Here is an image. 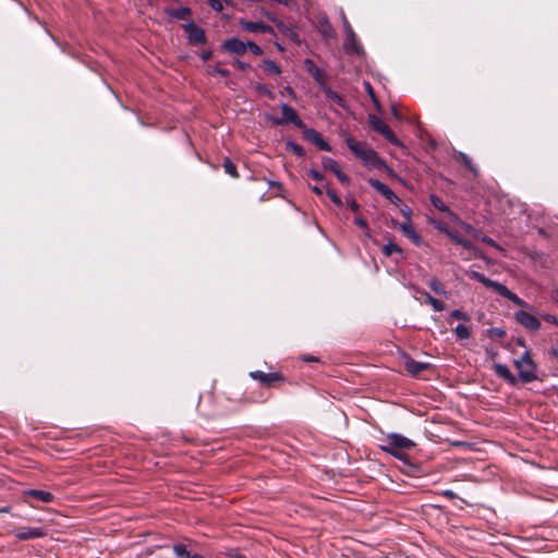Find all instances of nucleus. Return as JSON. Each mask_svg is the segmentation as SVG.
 Masks as SVG:
<instances>
[{
    "instance_id": "57",
    "label": "nucleus",
    "mask_w": 558,
    "mask_h": 558,
    "mask_svg": "<svg viewBox=\"0 0 558 558\" xmlns=\"http://www.w3.org/2000/svg\"><path fill=\"white\" fill-rule=\"evenodd\" d=\"M402 213H403V215L405 216L407 221H408V220H411V219H410L411 210H410L409 208L403 209V210H402Z\"/></svg>"
},
{
    "instance_id": "20",
    "label": "nucleus",
    "mask_w": 558,
    "mask_h": 558,
    "mask_svg": "<svg viewBox=\"0 0 558 558\" xmlns=\"http://www.w3.org/2000/svg\"><path fill=\"white\" fill-rule=\"evenodd\" d=\"M318 29H319V33L322 34V36L325 38H335L336 37V32L326 15H322L319 17Z\"/></svg>"
},
{
    "instance_id": "49",
    "label": "nucleus",
    "mask_w": 558,
    "mask_h": 558,
    "mask_svg": "<svg viewBox=\"0 0 558 558\" xmlns=\"http://www.w3.org/2000/svg\"><path fill=\"white\" fill-rule=\"evenodd\" d=\"M263 14H264L268 20H270V21H272V22H276L278 26L282 25V23H281L280 21H278V20H277V17H276L274 14H271V13H269V12H265V11H263Z\"/></svg>"
},
{
    "instance_id": "50",
    "label": "nucleus",
    "mask_w": 558,
    "mask_h": 558,
    "mask_svg": "<svg viewBox=\"0 0 558 558\" xmlns=\"http://www.w3.org/2000/svg\"><path fill=\"white\" fill-rule=\"evenodd\" d=\"M482 241H483L484 243H486V244L490 245V246L498 247V245H497V243L495 242V240H493V239H492V238H489V236L484 235V236L482 238Z\"/></svg>"
},
{
    "instance_id": "30",
    "label": "nucleus",
    "mask_w": 558,
    "mask_h": 558,
    "mask_svg": "<svg viewBox=\"0 0 558 558\" xmlns=\"http://www.w3.org/2000/svg\"><path fill=\"white\" fill-rule=\"evenodd\" d=\"M264 68H265V71L271 75H280L281 74L280 66L275 61H272L270 59L264 60Z\"/></svg>"
},
{
    "instance_id": "18",
    "label": "nucleus",
    "mask_w": 558,
    "mask_h": 558,
    "mask_svg": "<svg viewBox=\"0 0 558 558\" xmlns=\"http://www.w3.org/2000/svg\"><path fill=\"white\" fill-rule=\"evenodd\" d=\"M369 184L372 187H374L377 192H379L383 196H385L389 201L397 199L398 197L392 192V190L386 185L385 183L380 182L377 179H371Z\"/></svg>"
},
{
    "instance_id": "14",
    "label": "nucleus",
    "mask_w": 558,
    "mask_h": 558,
    "mask_svg": "<svg viewBox=\"0 0 558 558\" xmlns=\"http://www.w3.org/2000/svg\"><path fill=\"white\" fill-rule=\"evenodd\" d=\"M400 230L403 235L407 236L415 246H421L423 244V240L418 232L415 230L411 220L404 221L400 225Z\"/></svg>"
},
{
    "instance_id": "35",
    "label": "nucleus",
    "mask_w": 558,
    "mask_h": 558,
    "mask_svg": "<svg viewBox=\"0 0 558 558\" xmlns=\"http://www.w3.org/2000/svg\"><path fill=\"white\" fill-rule=\"evenodd\" d=\"M486 332H487L488 338H490L493 340L502 338L506 335V331L498 327H490L487 329Z\"/></svg>"
},
{
    "instance_id": "61",
    "label": "nucleus",
    "mask_w": 558,
    "mask_h": 558,
    "mask_svg": "<svg viewBox=\"0 0 558 558\" xmlns=\"http://www.w3.org/2000/svg\"><path fill=\"white\" fill-rule=\"evenodd\" d=\"M551 354L558 359V345L551 349Z\"/></svg>"
},
{
    "instance_id": "53",
    "label": "nucleus",
    "mask_w": 558,
    "mask_h": 558,
    "mask_svg": "<svg viewBox=\"0 0 558 558\" xmlns=\"http://www.w3.org/2000/svg\"><path fill=\"white\" fill-rule=\"evenodd\" d=\"M444 496L450 498V499H453L457 497V494L453 492V490H450V489H447L445 490L444 493Z\"/></svg>"
},
{
    "instance_id": "4",
    "label": "nucleus",
    "mask_w": 558,
    "mask_h": 558,
    "mask_svg": "<svg viewBox=\"0 0 558 558\" xmlns=\"http://www.w3.org/2000/svg\"><path fill=\"white\" fill-rule=\"evenodd\" d=\"M514 366L518 369V378L520 381L527 384L536 380V364L531 357V353L529 350H525L522 356L518 360H514Z\"/></svg>"
},
{
    "instance_id": "58",
    "label": "nucleus",
    "mask_w": 558,
    "mask_h": 558,
    "mask_svg": "<svg viewBox=\"0 0 558 558\" xmlns=\"http://www.w3.org/2000/svg\"><path fill=\"white\" fill-rule=\"evenodd\" d=\"M303 361L305 362H313V361H316V359L312 355H304L303 356Z\"/></svg>"
},
{
    "instance_id": "23",
    "label": "nucleus",
    "mask_w": 558,
    "mask_h": 558,
    "mask_svg": "<svg viewBox=\"0 0 558 558\" xmlns=\"http://www.w3.org/2000/svg\"><path fill=\"white\" fill-rule=\"evenodd\" d=\"M166 13L174 20H184L192 14V10L189 7H180L178 9H166Z\"/></svg>"
},
{
    "instance_id": "59",
    "label": "nucleus",
    "mask_w": 558,
    "mask_h": 558,
    "mask_svg": "<svg viewBox=\"0 0 558 558\" xmlns=\"http://www.w3.org/2000/svg\"><path fill=\"white\" fill-rule=\"evenodd\" d=\"M340 14H341L342 25H344V23L349 22V21H348L347 16H345V14H344V12L342 10H341Z\"/></svg>"
},
{
    "instance_id": "34",
    "label": "nucleus",
    "mask_w": 558,
    "mask_h": 558,
    "mask_svg": "<svg viewBox=\"0 0 558 558\" xmlns=\"http://www.w3.org/2000/svg\"><path fill=\"white\" fill-rule=\"evenodd\" d=\"M287 148L299 157H302L305 154V150L301 145H299L294 142H291V141L287 142Z\"/></svg>"
},
{
    "instance_id": "10",
    "label": "nucleus",
    "mask_w": 558,
    "mask_h": 558,
    "mask_svg": "<svg viewBox=\"0 0 558 558\" xmlns=\"http://www.w3.org/2000/svg\"><path fill=\"white\" fill-rule=\"evenodd\" d=\"M239 24L244 31H247L250 33H254V34H271L272 33V27H270L263 21L252 22V21H246V20L241 19L239 21Z\"/></svg>"
},
{
    "instance_id": "56",
    "label": "nucleus",
    "mask_w": 558,
    "mask_h": 558,
    "mask_svg": "<svg viewBox=\"0 0 558 558\" xmlns=\"http://www.w3.org/2000/svg\"><path fill=\"white\" fill-rule=\"evenodd\" d=\"M365 89L367 90L369 96L374 99V92H373V88H372V86H371V84L368 82H365Z\"/></svg>"
},
{
    "instance_id": "16",
    "label": "nucleus",
    "mask_w": 558,
    "mask_h": 558,
    "mask_svg": "<svg viewBox=\"0 0 558 558\" xmlns=\"http://www.w3.org/2000/svg\"><path fill=\"white\" fill-rule=\"evenodd\" d=\"M250 376L253 379L258 380L259 383L267 385V386L272 384L274 381L281 379V376L279 373H264L262 371L251 372Z\"/></svg>"
},
{
    "instance_id": "63",
    "label": "nucleus",
    "mask_w": 558,
    "mask_h": 558,
    "mask_svg": "<svg viewBox=\"0 0 558 558\" xmlns=\"http://www.w3.org/2000/svg\"><path fill=\"white\" fill-rule=\"evenodd\" d=\"M189 558H204L202 555L193 553Z\"/></svg>"
},
{
    "instance_id": "39",
    "label": "nucleus",
    "mask_w": 558,
    "mask_h": 558,
    "mask_svg": "<svg viewBox=\"0 0 558 558\" xmlns=\"http://www.w3.org/2000/svg\"><path fill=\"white\" fill-rule=\"evenodd\" d=\"M250 49L251 52L255 56H260L263 53V49L256 45L254 41H246L245 43V51Z\"/></svg>"
},
{
    "instance_id": "27",
    "label": "nucleus",
    "mask_w": 558,
    "mask_h": 558,
    "mask_svg": "<svg viewBox=\"0 0 558 558\" xmlns=\"http://www.w3.org/2000/svg\"><path fill=\"white\" fill-rule=\"evenodd\" d=\"M173 553L178 558H189L193 554L185 544L178 543L173 545Z\"/></svg>"
},
{
    "instance_id": "33",
    "label": "nucleus",
    "mask_w": 558,
    "mask_h": 558,
    "mask_svg": "<svg viewBox=\"0 0 558 558\" xmlns=\"http://www.w3.org/2000/svg\"><path fill=\"white\" fill-rule=\"evenodd\" d=\"M223 168H225V171L228 174H230L231 177L236 178L239 175L238 174V170H236V166L229 158L225 159Z\"/></svg>"
},
{
    "instance_id": "36",
    "label": "nucleus",
    "mask_w": 558,
    "mask_h": 558,
    "mask_svg": "<svg viewBox=\"0 0 558 558\" xmlns=\"http://www.w3.org/2000/svg\"><path fill=\"white\" fill-rule=\"evenodd\" d=\"M322 163L325 169L330 170L332 172L339 169L337 161L330 157H324Z\"/></svg>"
},
{
    "instance_id": "64",
    "label": "nucleus",
    "mask_w": 558,
    "mask_h": 558,
    "mask_svg": "<svg viewBox=\"0 0 558 558\" xmlns=\"http://www.w3.org/2000/svg\"><path fill=\"white\" fill-rule=\"evenodd\" d=\"M459 243H461L463 246H468V242L466 241H462V240H458Z\"/></svg>"
},
{
    "instance_id": "48",
    "label": "nucleus",
    "mask_w": 558,
    "mask_h": 558,
    "mask_svg": "<svg viewBox=\"0 0 558 558\" xmlns=\"http://www.w3.org/2000/svg\"><path fill=\"white\" fill-rule=\"evenodd\" d=\"M211 57H213V51L211 50H206V51H203L201 53V59L204 62L208 61Z\"/></svg>"
},
{
    "instance_id": "17",
    "label": "nucleus",
    "mask_w": 558,
    "mask_h": 558,
    "mask_svg": "<svg viewBox=\"0 0 558 558\" xmlns=\"http://www.w3.org/2000/svg\"><path fill=\"white\" fill-rule=\"evenodd\" d=\"M405 369L412 376H417L422 371L428 368L429 364L424 362L415 361L409 356L404 361Z\"/></svg>"
},
{
    "instance_id": "11",
    "label": "nucleus",
    "mask_w": 558,
    "mask_h": 558,
    "mask_svg": "<svg viewBox=\"0 0 558 558\" xmlns=\"http://www.w3.org/2000/svg\"><path fill=\"white\" fill-rule=\"evenodd\" d=\"M303 135L304 137L315 144L323 151H331V146L323 138L319 132L314 129H307L304 126Z\"/></svg>"
},
{
    "instance_id": "15",
    "label": "nucleus",
    "mask_w": 558,
    "mask_h": 558,
    "mask_svg": "<svg viewBox=\"0 0 558 558\" xmlns=\"http://www.w3.org/2000/svg\"><path fill=\"white\" fill-rule=\"evenodd\" d=\"M495 374L505 379L509 385L514 386L517 384V377L510 372L509 367L501 363H495L494 366Z\"/></svg>"
},
{
    "instance_id": "51",
    "label": "nucleus",
    "mask_w": 558,
    "mask_h": 558,
    "mask_svg": "<svg viewBox=\"0 0 558 558\" xmlns=\"http://www.w3.org/2000/svg\"><path fill=\"white\" fill-rule=\"evenodd\" d=\"M343 31H344V35H349V36H352L353 33H354V31L352 29V27H351L349 22L344 23Z\"/></svg>"
},
{
    "instance_id": "38",
    "label": "nucleus",
    "mask_w": 558,
    "mask_h": 558,
    "mask_svg": "<svg viewBox=\"0 0 558 558\" xmlns=\"http://www.w3.org/2000/svg\"><path fill=\"white\" fill-rule=\"evenodd\" d=\"M450 317L459 319V320H463V322H470V319H471L470 316L461 310H453L450 313Z\"/></svg>"
},
{
    "instance_id": "24",
    "label": "nucleus",
    "mask_w": 558,
    "mask_h": 558,
    "mask_svg": "<svg viewBox=\"0 0 558 558\" xmlns=\"http://www.w3.org/2000/svg\"><path fill=\"white\" fill-rule=\"evenodd\" d=\"M457 339L459 340H468L470 339L471 337V329L470 327L463 325V324H458L453 330Z\"/></svg>"
},
{
    "instance_id": "22",
    "label": "nucleus",
    "mask_w": 558,
    "mask_h": 558,
    "mask_svg": "<svg viewBox=\"0 0 558 558\" xmlns=\"http://www.w3.org/2000/svg\"><path fill=\"white\" fill-rule=\"evenodd\" d=\"M323 92L328 100L333 101L343 109L348 108L344 99L338 93L333 92L328 85L324 86Z\"/></svg>"
},
{
    "instance_id": "9",
    "label": "nucleus",
    "mask_w": 558,
    "mask_h": 558,
    "mask_svg": "<svg viewBox=\"0 0 558 558\" xmlns=\"http://www.w3.org/2000/svg\"><path fill=\"white\" fill-rule=\"evenodd\" d=\"M515 320L522 325L524 328L531 331H537L541 329V322L539 319L533 315L532 313H529L526 311L520 310L515 312L514 314Z\"/></svg>"
},
{
    "instance_id": "12",
    "label": "nucleus",
    "mask_w": 558,
    "mask_h": 558,
    "mask_svg": "<svg viewBox=\"0 0 558 558\" xmlns=\"http://www.w3.org/2000/svg\"><path fill=\"white\" fill-rule=\"evenodd\" d=\"M221 49L226 52L235 54V56H242L245 53V43L240 40L236 37H231L226 39L221 44Z\"/></svg>"
},
{
    "instance_id": "25",
    "label": "nucleus",
    "mask_w": 558,
    "mask_h": 558,
    "mask_svg": "<svg viewBox=\"0 0 558 558\" xmlns=\"http://www.w3.org/2000/svg\"><path fill=\"white\" fill-rule=\"evenodd\" d=\"M425 301L433 307L435 312H442L445 310V304L442 301L434 298L428 292L424 293Z\"/></svg>"
},
{
    "instance_id": "21",
    "label": "nucleus",
    "mask_w": 558,
    "mask_h": 558,
    "mask_svg": "<svg viewBox=\"0 0 558 558\" xmlns=\"http://www.w3.org/2000/svg\"><path fill=\"white\" fill-rule=\"evenodd\" d=\"M25 494L29 497H33L41 502H51L53 500V495L50 492L47 490H40V489H28L25 492Z\"/></svg>"
},
{
    "instance_id": "1",
    "label": "nucleus",
    "mask_w": 558,
    "mask_h": 558,
    "mask_svg": "<svg viewBox=\"0 0 558 558\" xmlns=\"http://www.w3.org/2000/svg\"><path fill=\"white\" fill-rule=\"evenodd\" d=\"M469 277L481 282L483 286H485L488 289H492L493 291L500 294L501 296L508 299L513 304H515L518 306H522V307H527L529 310L534 312L533 306L529 305L524 300H522L515 293L510 291L505 284H502L498 281H494V280L487 278L484 274L475 271V270H472L469 274Z\"/></svg>"
},
{
    "instance_id": "37",
    "label": "nucleus",
    "mask_w": 558,
    "mask_h": 558,
    "mask_svg": "<svg viewBox=\"0 0 558 558\" xmlns=\"http://www.w3.org/2000/svg\"><path fill=\"white\" fill-rule=\"evenodd\" d=\"M354 223H355L357 227H360L361 229H363V230H364V233H365V236H366V238H371V236H372V235H371V230H369V228H368V225H367V222H366V220H365L364 218H362V217H355V218H354Z\"/></svg>"
},
{
    "instance_id": "54",
    "label": "nucleus",
    "mask_w": 558,
    "mask_h": 558,
    "mask_svg": "<svg viewBox=\"0 0 558 558\" xmlns=\"http://www.w3.org/2000/svg\"><path fill=\"white\" fill-rule=\"evenodd\" d=\"M486 354L490 359H495L498 355V352L493 349H486Z\"/></svg>"
},
{
    "instance_id": "28",
    "label": "nucleus",
    "mask_w": 558,
    "mask_h": 558,
    "mask_svg": "<svg viewBox=\"0 0 558 558\" xmlns=\"http://www.w3.org/2000/svg\"><path fill=\"white\" fill-rule=\"evenodd\" d=\"M383 254L387 257L391 256L392 254L402 255V248L398 244L389 241L387 244L384 245Z\"/></svg>"
},
{
    "instance_id": "32",
    "label": "nucleus",
    "mask_w": 558,
    "mask_h": 558,
    "mask_svg": "<svg viewBox=\"0 0 558 558\" xmlns=\"http://www.w3.org/2000/svg\"><path fill=\"white\" fill-rule=\"evenodd\" d=\"M428 286L435 293L447 298V291L444 289L442 284L437 279H430Z\"/></svg>"
},
{
    "instance_id": "13",
    "label": "nucleus",
    "mask_w": 558,
    "mask_h": 558,
    "mask_svg": "<svg viewBox=\"0 0 558 558\" xmlns=\"http://www.w3.org/2000/svg\"><path fill=\"white\" fill-rule=\"evenodd\" d=\"M304 64L307 72L313 76V78L322 87V89L324 88V86H327L326 74L324 69L316 66L313 60L311 59H306L304 61Z\"/></svg>"
},
{
    "instance_id": "8",
    "label": "nucleus",
    "mask_w": 558,
    "mask_h": 558,
    "mask_svg": "<svg viewBox=\"0 0 558 558\" xmlns=\"http://www.w3.org/2000/svg\"><path fill=\"white\" fill-rule=\"evenodd\" d=\"M19 541H28L40 538L46 535V531L41 526H21L12 532Z\"/></svg>"
},
{
    "instance_id": "2",
    "label": "nucleus",
    "mask_w": 558,
    "mask_h": 558,
    "mask_svg": "<svg viewBox=\"0 0 558 558\" xmlns=\"http://www.w3.org/2000/svg\"><path fill=\"white\" fill-rule=\"evenodd\" d=\"M345 144L348 148L360 158L367 167H377L381 163L377 153L371 148L366 143L357 142L353 136H345Z\"/></svg>"
},
{
    "instance_id": "29",
    "label": "nucleus",
    "mask_w": 558,
    "mask_h": 558,
    "mask_svg": "<svg viewBox=\"0 0 558 558\" xmlns=\"http://www.w3.org/2000/svg\"><path fill=\"white\" fill-rule=\"evenodd\" d=\"M432 205L441 213L450 214L448 206L435 194L429 195Z\"/></svg>"
},
{
    "instance_id": "42",
    "label": "nucleus",
    "mask_w": 558,
    "mask_h": 558,
    "mask_svg": "<svg viewBox=\"0 0 558 558\" xmlns=\"http://www.w3.org/2000/svg\"><path fill=\"white\" fill-rule=\"evenodd\" d=\"M333 173L342 184L348 185L350 183L349 177L343 171H341L340 168L337 169Z\"/></svg>"
},
{
    "instance_id": "3",
    "label": "nucleus",
    "mask_w": 558,
    "mask_h": 558,
    "mask_svg": "<svg viewBox=\"0 0 558 558\" xmlns=\"http://www.w3.org/2000/svg\"><path fill=\"white\" fill-rule=\"evenodd\" d=\"M414 446V441L408 437L398 433H390L386 436V444L381 445L380 448L383 451L389 453L393 458L403 460L405 456L400 450H409Z\"/></svg>"
},
{
    "instance_id": "43",
    "label": "nucleus",
    "mask_w": 558,
    "mask_h": 558,
    "mask_svg": "<svg viewBox=\"0 0 558 558\" xmlns=\"http://www.w3.org/2000/svg\"><path fill=\"white\" fill-rule=\"evenodd\" d=\"M461 158L464 162V165L473 172V173H477V169L476 167L472 163L471 159L465 155V154H461Z\"/></svg>"
},
{
    "instance_id": "7",
    "label": "nucleus",
    "mask_w": 558,
    "mask_h": 558,
    "mask_svg": "<svg viewBox=\"0 0 558 558\" xmlns=\"http://www.w3.org/2000/svg\"><path fill=\"white\" fill-rule=\"evenodd\" d=\"M281 112H282V118H280V119L279 118H269L274 124L279 125L283 122H292L296 128L304 129L305 125H304L303 121L299 118L295 110L291 106H289L288 104H282Z\"/></svg>"
},
{
    "instance_id": "40",
    "label": "nucleus",
    "mask_w": 558,
    "mask_h": 558,
    "mask_svg": "<svg viewBox=\"0 0 558 558\" xmlns=\"http://www.w3.org/2000/svg\"><path fill=\"white\" fill-rule=\"evenodd\" d=\"M325 191H326V194L329 196V198L331 199V202L335 205L342 206L341 198L338 196V194L333 190L326 187Z\"/></svg>"
},
{
    "instance_id": "52",
    "label": "nucleus",
    "mask_w": 558,
    "mask_h": 558,
    "mask_svg": "<svg viewBox=\"0 0 558 558\" xmlns=\"http://www.w3.org/2000/svg\"><path fill=\"white\" fill-rule=\"evenodd\" d=\"M348 206L350 207V209H351L352 211H357V210H359V208H360L359 204H357V203H356V201H354V199L349 201V202H348Z\"/></svg>"
},
{
    "instance_id": "62",
    "label": "nucleus",
    "mask_w": 558,
    "mask_h": 558,
    "mask_svg": "<svg viewBox=\"0 0 558 558\" xmlns=\"http://www.w3.org/2000/svg\"><path fill=\"white\" fill-rule=\"evenodd\" d=\"M392 114H393L397 119H399V118H400V117H399V113H398V110H397V108H395V107H392Z\"/></svg>"
},
{
    "instance_id": "45",
    "label": "nucleus",
    "mask_w": 558,
    "mask_h": 558,
    "mask_svg": "<svg viewBox=\"0 0 558 558\" xmlns=\"http://www.w3.org/2000/svg\"><path fill=\"white\" fill-rule=\"evenodd\" d=\"M541 317L553 325L558 326V318L551 314H541Z\"/></svg>"
},
{
    "instance_id": "47",
    "label": "nucleus",
    "mask_w": 558,
    "mask_h": 558,
    "mask_svg": "<svg viewBox=\"0 0 558 558\" xmlns=\"http://www.w3.org/2000/svg\"><path fill=\"white\" fill-rule=\"evenodd\" d=\"M233 65H235L238 69H240L242 71H245L250 68L248 63L241 61L239 59L234 60Z\"/></svg>"
},
{
    "instance_id": "19",
    "label": "nucleus",
    "mask_w": 558,
    "mask_h": 558,
    "mask_svg": "<svg viewBox=\"0 0 558 558\" xmlns=\"http://www.w3.org/2000/svg\"><path fill=\"white\" fill-rule=\"evenodd\" d=\"M343 50L347 53H352V54H357V56L362 53V48L356 39L355 33H353L352 36L345 35V39L343 43Z\"/></svg>"
},
{
    "instance_id": "26",
    "label": "nucleus",
    "mask_w": 558,
    "mask_h": 558,
    "mask_svg": "<svg viewBox=\"0 0 558 558\" xmlns=\"http://www.w3.org/2000/svg\"><path fill=\"white\" fill-rule=\"evenodd\" d=\"M173 553L178 558H189L193 554L185 544L178 543L173 545Z\"/></svg>"
},
{
    "instance_id": "5",
    "label": "nucleus",
    "mask_w": 558,
    "mask_h": 558,
    "mask_svg": "<svg viewBox=\"0 0 558 558\" xmlns=\"http://www.w3.org/2000/svg\"><path fill=\"white\" fill-rule=\"evenodd\" d=\"M368 121L372 129L383 135L387 142L395 146H402V143L397 138L393 132L378 117L369 114Z\"/></svg>"
},
{
    "instance_id": "60",
    "label": "nucleus",
    "mask_w": 558,
    "mask_h": 558,
    "mask_svg": "<svg viewBox=\"0 0 558 558\" xmlns=\"http://www.w3.org/2000/svg\"><path fill=\"white\" fill-rule=\"evenodd\" d=\"M340 14H341L342 25H344V23L349 22V21H348L347 16H345V14H344V12L342 10H341Z\"/></svg>"
},
{
    "instance_id": "31",
    "label": "nucleus",
    "mask_w": 558,
    "mask_h": 558,
    "mask_svg": "<svg viewBox=\"0 0 558 558\" xmlns=\"http://www.w3.org/2000/svg\"><path fill=\"white\" fill-rule=\"evenodd\" d=\"M207 74L208 75L219 74V75H221L223 77H229L230 76V71L228 69L221 68L219 64H216V65L209 66L207 69Z\"/></svg>"
},
{
    "instance_id": "55",
    "label": "nucleus",
    "mask_w": 558,
    "mask_h": 558,
    "mask_svg": "<svg viewBox=\"0 0 558 558\" xmlns=\"http://www.w3.org/2000/svg\"><path fill=\"white\" fill-rule=\"evenodd\" d=\"M312 190H313V192H314L315 194H317V195H322V194H323V192H324V187H320V186H318V185H314V186L312 187Z\"/></svg>"
},
{
    "instance_id": "44",
    "label": "nucleus",
    "mask_w": 558,
    "mask_h": 558,
    "mask_svg": "<svg viewBox=\"0 0 558 558\" xmlns=\"http://www.w3.org/2000/svg\"><path fill=\"white\" fill-rule=\"evenodd\" d=\"M207 3L216 12H220L223 9L222 2L220 0H207Z\"/></svg>"
},
{
    "instance_id": "6",
    "label": "nucleus",
    "mask_w": 558,
    "mask_h": 558,
    "mask_svg": "<svg viewBox=\"0 0 558 558\" xmlns=\"http://www.w3.org/2000/svg\"><path fill=\"white\" fill-rule=\"evenodd\" d=\"M184 33L187 41L192 45H205L207 37L205 31L197 26L193 21H190L183 25Z\"/></svg>"
},
{
    "instance_id": "41",
    "label": "nucleus",
    "mask_w": 558,
    "mask_h": 558,
    "mask_svg": "<svg viewBox=\"0 0 558 558\" xmlns=\"http://www.w3.org/2000/svg\"><path fill=\"white\" fill-rule=\"evenodd\" d=\"M256 90L266 95L269 99H275V94L265 84H257Z\"/></svg>"
},
{
    "instance_id": "46",
    "label": "nucleus",
    "mask_w": 558,
    "mask_h": 558,
    "mask_svg": "<svg viewBox=\"0 0 558 558\" xmlns=\"http://www.w3.org/2000/svg\"><path fill=\"white\" fill-rule=\"evenodd\" d=\"M308 174L316 181H322L324 178L323 174L317 169L314 168H311L308 170Z\"/></svg>"
}]
</instances>
